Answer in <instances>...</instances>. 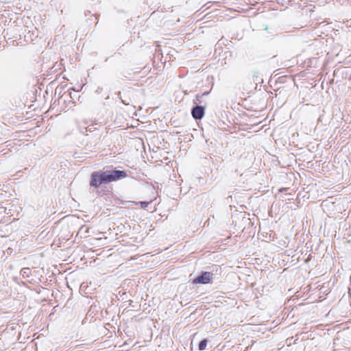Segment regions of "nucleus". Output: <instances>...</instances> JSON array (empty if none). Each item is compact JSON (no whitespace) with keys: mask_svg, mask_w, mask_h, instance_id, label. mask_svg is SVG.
Returning <instances> with one entry per match:
<instances>
[{"mask_svg":"<svg viewBox=\"0 0 351 351\" xmlns=\"http://www.w3.org/2000/svg\"><path fill=\"white\" fill-rule=\"evenodd\" d=\"M105 170L93 171L90 175V186L99 188L103 184H108Z\"/></svg>","mask_w":351,"mask_h":351,"instance_id":"1","label":"nucleus"},{"mask_svg":"<svg viewBox=\"0 0 351 351\" xmlns=\"http://www.w3.org/2000/svg\"><path fill=\"white\" fill-rule=\"evenodd\" d=\"M108 180L110 182H116L119 180L125 178L127 177V173L125 171L112 169V170H105Z\"/></svg>","mask_w":351,"mask_h":351,"instance_id":"2","label":"nucleus"},{"mask_svg":"<svg viewBox=\"0 0 351 351\" xmlns=\"http://www.w3.org/2000/svg\"><path fill=\"white\" fill-rule=\"evenodd\" d=\"M213 278V274L208 271L201 272L196 278L193 280V285L202 284L206 285L210 282Z\"/></svg>","mask_w":351,"mask_h":351,"instance_id":"3","label":"nucleus"},{"mask_svg":"<svg viewBox=\"0 0 351 351\" xmlns=\"http://www.w3.org/2000/svg\"><path fill=\"white\" fill-rule=\"evenodd\" d=\"M205 114V108L202 106L196 104L191 109V115L195 120H200Z\"/></svg>","mask_w":351,"mask_h":351,"instance_id":"4","label":"nucleus"},{"mask_svg":"<svg viewBox=\"0 0 351 351\" xmlns=\"http://www.w3.org/2000/svg\"><path fill=\"white\" fill-rule=\"evenodd\" d=\"M208 341L206 339H202L199 343L198 346V348L199 350H204L206 348Z\"/></svg>","mask_w":351,"mask_h":351,"instance_id":"5","label":"nucleus"},{"mask_svg":"<svg viewBox=\"0 0 351 351\" xmlns=\"http://www.w3.org/2000/svg\"><path fill=\"white\" fill-rule=\"evenodd\" d=\"M259 72L258 71H254L253 72V74H252V78H253V80L254 82H256V84L258 82H259V80H261L263 81L261 79H260L259 77Z\"/></svg>","mask_w":351,"mask_h":351,"instance_id":"6","label":"nucleus"},{"mask_svg":"<svg viewBox=\"0 0 351 351\" xmlns=\"http://www.w3.org/2000/svg\"><path fill=\"white\" fill-rule=\"evenodd\" d=\"M30 273L29 268H23L21 270V274L23 276V277H29V274Z\"/></svg>","mask_w":351,"mask_h":351,"instance_id":"7","label":"nucleus"},{"mask_svg":"<svg viewBox=\"0 0 351 351\" xmlns=\"http://www.w3.org/2000/svg\"><path fill=\"white\" fill-rule=\"evenodd\" d=\"M149 202H140V205L142 208H145L149 205Z\"/></svg>","mask_w":351,"mask_h":351,"instance_id":"8","label":"nucleus"},{"mask_svg":"<svg viewBox=\"0 0 351 351\" xmlns=\"http://www.w3.org/2000/svg\"><path fill=\"white\" fill-rule=\"evenodd\" d=\"M202 97H203V95H199V94L196 95V96H195L196 101H197L199 103H202Z\"/></svg>","mask_w":351,"mask_h":351,"instance_id":"9","label":"nucleus"},{"mask_svg":"<svg viewBox=\"0 0 351 351\" xmlns=\"http://www.w3.org/2000/svg\"><path fill=\"white\" fill-rule=\"evenodd\" d=\"M208 94H209V91H206V92H205V93H204V94H202V95H203V96H204V95H208Z\"/></svg>","mask_w":351,"mask_h":351,"instance_id":"10","label":"nucleus"}]
</instances>
